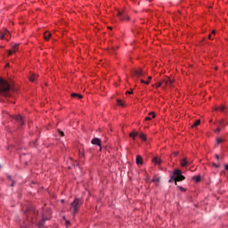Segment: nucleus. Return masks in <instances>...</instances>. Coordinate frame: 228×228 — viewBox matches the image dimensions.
Returning <instances> with one entry per match:
<instances>
[{"label":"nucleus","instance_id":"f257e3e1","mask_svg":"<svg viewBox=\"0 0 228 228\" xmlns=\"http://www.w3.org/2000/svg\"><path fill=\"white\" fill-rule=\"evenodd\" d=\"M10 90H12V86L4 78H0V94L4 95V97H10Z\"/></svg>","mask_w":228,"mask_h":228},{"label":"nucleus","instance_id":"f03ea898","mask_svg":"<svg viewBox=\"0 0 228 228\" xmlns=\"http://www.w3.org/2000/svg\"><path fill=\"white\" fill-rule=\"evenodd\" d=\"M174 82L175 80H173V78L166 77V78H163L162 81H159L157 85H155V87L159 88L164 86L163 88L165 87L172 88Z\"/></svg>","mask_w":228,"mask_h":228},{"label":"nucleus","instance_id":"7ed1b4c3","mask_svg":"<svg viewBox=\"0 0 228 228\" xmlns=\"http://www.w3.org/2000/svg\"><path fill=\"white\" fill-rule=\"evenodd\" d=\"M84 204V201L81 199H75L74 201L70 204V210L72 215L75 216L77 214V211L80 209L81 206Z\"/></svg>","mask_w":228,"mask_h":228},{"label":"nucleus","instance_id":"20e7f679","mask_svg":"<svg viewBox=\"0 0 228 228\" xmlns=\"http://www.w3.org/2000/svg\"><path fill=\"white\" fill-rule=\"evenodd\" d=\"M172 179L175 181V184L177 185V182L184 180L185 177L182 175V170L175 169L173 172V175H172L171 179L169 180V183L172 182Z\"/></svg>","mask_w":228,"mask_h":228},{"label":"nucleus","instance_id":"39448f33","mask_svg":"<svg viewBox=\"0 0 228 228\" xmlns=\"http://www.w3.org/2000/svg\"><path fill=\"white\" fill-rule=\"evenodd\" d=\"M118 17L120 20H129V17L126 13V12H118Z\"/></svg>","mask_w":228,"mask_h":228},{"label":"nucleus","instance_id":"423d86ee","mask_svg":"<svg viewBox=\"0 0 228 228\" xmlns=\"http://www.w3.org/2000/svg\"><path fill=\"white\" fill-rule=\"evenodd\" d=\"M132 74H134V76L137 77L144 76L142 69L141 68H139L138 69L132 70Z\"/></svg>","mask_w":228,"mask_h":228},{"label":"nucleus","instance_id":"0eeeda50","mask_svg":"<svg viewBox=\"0 0 228 228\" xmlns=\"http://www.w3.org/2000/svg\"><path fill=\"white\" fill-rule=\"evenodd\" d=\"M14 119L18 122V124L20 126H24V119L22 118V117L20 115H17L14 117Z\"/></svg>","mask_w":228,"mask_h":228},{"label":"nucleus","instance_id":"6e6552de","mask_svg":"<svg viewBox=\"0 0 228 228\" xmlns=\"http://www.w3.org/2000/svg\"><path fill=\"white\" fill-rule=\"evenodd\" d=\"M18 46H19L18 44L14 45L12 47V50L8 51V55L10 56V55H12V53H15L17 52V50H18Z\"/></svg>","mask_w":228,"mask_h":228},{"label":"nucleus","instance_id":"1a4fd4ad","mask_svg":"<svg viewBox=\"0 0 228 228\" xmlns=\"http://www.w3.org/2000/svg\"><path fill=\"white\" fill-rule=\"evenodd\" d=\"M227 122L224 121V119H221L219 121H217V127H225V126H227Z\"/></svg>","mask_w":228,"mask_h":228},{"label":"nucleus","instance_id":"9d476101","mask_svg":"<svg viewBox=\"0 0 228 228\" xmlns=\"http://www.w3.org/2000/svg\"><path fill=\"white\" fill-rule=\"evenodd\" d=\"M92 143L94 145H98L100 147V151L102 150V147H101V139H98V138H94L92 140Z\"/></svg>","mask_w":228,"mask_h":228},{"label":"nucleus","instance_id":"9b49d317","mask_svg":"<svg viewBox=\"0 0 228 228\" xmlns=\"http://www.w3.org/2000/svg\"><path fill=\"white\" fill-rule=\"evenodd\" d=\"M156 118L155 112H150L149 116L145 118L146 121L151 120L152 118Z\"/></svg>","mask_w":228,"mask_h":228},{"label":"nucleus","instance_id":"f8f14e48","mask_svg":"<svg viewBox=\"0 0 228 228\" xmlns=\"http://www.w3.org/2000/svg\"><path fill=\"white\" fill-rule=\"evenodd\" d=\"M37 77H38V76L37 74L32 73L30 75V77H28V79H29L30 82H35Z\"/></svg>","mask_w":228,"mask_h":228},{"label":"nucleus","instance_id":"ddd939ff","mask_svg":"<svg viewBox=\"0 0 228 228\" xmlns=\"http://www.w3.org/2000/svg\"><path fill=\"white\" fill-rule=\"evenodd\" d=\"M191 163H190V162H188L187 160H186V159H183L182 160H181V166L183 167H187L188 165H191Z\"/></svg>","mask_w":228,"mask_h":228},{"label":"nucleus","instance_id":"4468645a","mask_svg":"<svg viewBox=\"0 0 228 228\" xmlns=\"http://www.w3.org/2000/svg\"><path fill=\"white\" fill-rule=\"evenodd\" d=\"M45 40V41H49V38L52 37V34L50 32H45V34H43Z\"/></svg>","mask_w":228,"mask_h":228},{"label":"nucleus","instance_id":"2eb2a0df","mask_svg":"<svg viewBox=\"0 0 228 228\" xmlns=\"http://www.w3.org/2000/svg\"><path fill=\"white\" fill-rule=\"evenodd\" d=\"M136 164L142 165V158L140 155L136 156Z\"/></svg>","mask_w":228,"mask_h":228},{"label":"nucleus","instance_id":"dca6fc26","mask_svg":"<svg viewBox=\"0 0 228 228\" xmlns=\"http://www.w3.org/2000/svg\"><path fill=\"white\" fill-rule=\"evenodd\" d=\"M215 110L216 111H224L225 110V107H224V105H220L219 107H216V109H215Z\"/></svg>","mask_w":228,"mask_h":228},{"label":"nucleus","instance_id":"f3484780","mask_svg":"<svg viewBox=\"0 0 228 228\" xmlns=\"http://www.w3.org/2000/svg\"><path fill=\"white\" fill-rule=\"evenodd\" d=\"M45 220H49V219L45 217V215H42V221L38 224L39 227L44 225V222H45Z\"/></svg>","mask_w":228,"mask_h":228},{"label":"nucleus","instance_id":"a211bd4d","mask_svg":"<svg viewBox=\"0 0 228 228\" xmlns=\"http://www.w3.org/2000/svg\"><path fill=\"white\" fill-rule=\"evenodd\" d=\"M71 97L72 98H78V99H83V95L79 94H76V93H73L71 94Z\"/></svg>","mask_w":228,"mask_h":228},{"label":"nucleus","instance_id":"6ab92c4d","mask_svg":"<svg viewBox=\"0 0 228 228\" xmlns=\"http://www.w3.org/2000/svg\"><path fill=\"white\" fill-rule=\"evenodd\" d=\"M152 162L155 163V165H159L160 159L158 157H155L152 159Z\"/></svg>","mask_w":228,"mask_h":228},{"label":"nucleus","instance_id":"aec40b11","mask_svg":"<svg viewBox=\"0 0 228 228\" xmlns=\"http://www.w3.org/2000/svg\"><path fill=\"white\" fill-rule=\"evenodd\" d=\"M136 135H138V133L137 132H131L130 134H129V136L131 137V138H134V140H135V136Z\"/></svg>","mask_w":228,"mask_h":228},{"label":"nucleus","instance_id":"412c9836","mask_svg":"<svg viewBox=\"0 0 228 228\" xmlns=\"http://www.w3.org/2000/svg\"><path fill=\"white\" fill-rule=\"evenodd\" d=\"M200 120L198 119V120H196V121L192 124L191 127H196V126H200Z\"/></svg>","mask_w":228,"mask_h":228},{"label":"nucleus","instance_id":"4be33fe9","mask_svg":"<svg viewBox=\"0 0 228 228\" xmlns=\"http://www.w3.org/2000/svg\"><path fill=\"white\" fill-rule=\"evenodd\" d=\"M117 103H118V106H121V107L125 106V103L122 100H117Z\"/></svg>","mask_w":228,"mask_h":228},{"label":"nucleus","instance_id":"5701e85b","mask_svg":"<svg viewBox=\"0 0 228 228\" xmlns=\"http://www.w3.org/2000/svg\"><path fill=\"white\" fill-rule=\"evenodd\" d=\"M138 135L142 141H147V137L143 134H138Z\"/></svg>","mask_w":228,"mask_h":228},{"label":"nucleus","instance_id":"b1692460","mask_svg":"<svg viewBox=\"0 0 228 228\" xmlns=\"http://www.w3.org/2000/svg\"><path fill=\"white\" fill-rule=\"evenodd\" d=\"M193 180H195L196 183L200 182L201 177L200 176H193Z\"/></svg>","mask_w":228,"mask_h":228},{"label":"nucleus","instance_id":"393cba45","mask_svg":"<svg viewBox=\"0 0 228 228\" xmlns=\"http://www.w3.org/2000/svg\"><path fill=\"white\" fill-rule=\"evenodd\" d=\"M141 83L149 86L150 85V81H146V80H142V78L141 79Z\"/></svg>","mask_w":228,"mask_h":228},{"label":"nucleus","instance_id":"a878e982","mask_svg":"<svg viewBox=\"0 0 228 228\" xmlns=\"http://www.w3.org/2000/svg\"><path fill=\"white\" fill-rule=\"evenodd\" d=\"M224 141V140L222 139V138H217L216 142H217V144H220V143H222Z\"/></svg>","mask_w":228,"mask_h":228},{"label":"nucleus","instance_id":"bb28decb","mask_svg":"<svg viewBox=\"0 0 228 228\" xmlns=\"http://www.w3.org/2000/svg\"><path fill=\"white\" fill-rule=\"evenodd\" d=\"M152 183H159V178H153L151 180Z\"/></svg>","mask_w":228,"mask_h":228},{"label":"nucleus","instance_id":"cd10ccee","mask_svg":"<svg viewBox=\"0 0 228 228\" xmlns=\"http://www.w3.org/2000/svg\"><path fill=\"white\" fill-rule=\"evenodd\" d=\"M221 132V128L218 126L216 130L215 133H220Z\"/></svg>","mask_w":228,"mask_h":228},{"label":"nucleus","instance_id":"c85d7f7f","mask_svg":"<svg viewBox=\"0 0 228 228\" xmlns=\"http://www.w3.org/2000/svg\"><path fill=\"white\" fill-rule=\"evenodd\" d=\"M213 167H215L216 168H219L220 166L216 163H213Z\"/></svg>","mask_w":228,"mask_h":228},{"label":"nucleus","instance_id":"c756f323","mask_svg":"<svg viewBox=\"0 0 228 228\" xmlns=\"http://www.w3.org/2000/svg\"><path fill=\"white\" fill-rule=\"evenodd\" d=\"M178 188H180L181 191H183V192H185V191H186L183 187H178Z\"/></svg>","mask_w":228,"mask_h":228},{"label":"nucleus","instance_id":"7c9ffc66","mask_svg":"<svg viewBox=\"0 0 228 228\" xmlns=\"http://www.w3.org/2000/svg\"><path fill=\"white\" fill-rule=\"evenodd\" d=\"M5 36H7V35H6V34H2L1 39H4V38H5Z\"/></svg>","mask_w":228,"mask_h":228},{"label":"nucleus","instance_id":"2f4dec72","mask_svg":"<svg viewBox=\"0 0 228 228\" xmlns=\"http://www.w3.org/2000/svg\"><path fill=\"white\" fill-rule=\"evenodd\" d=\"M59 134H61V136H64V132L59 131Z\"/></svg>","mask_w":228,"mask_h":228},{"label":"nucleus","instance_id":"473e14b6","mask_svg":"<svg viewBox=\"0 0 228 228\" xmlns=\"http://www.w3.org/2000/svg\"><path fill=\"white\" fill-rule=\"evenodd\" d=\"M126 94H133V91H132V90H130V91H126Z\"/></svg>","mask_w":228,"mask_h":228},{"label":"nucleus","instance_id":"72a5a7b5","mask_svg":"<svg viewBox=\"0 0 228 228\" xmlns=\"http://www.w3.org/2000/svg\"><path fill=\"white\" fill-rule=\"evenodd\" d=\"M216 160H219V155L218 154H216Z\"/></svg>","mask_w":228,"mask_h":228},{"label":"nucleus","instance_id":"f704fd0d","mask_svg":"<svg viewBox=\"0 0 228 228\" xmlns=\"http://www.w3.org/2000/svg\"><path fill=\"white\" fill-rule=\"evenodd\" d=\"M115 51V47H113L112 49H110V53H112Z\"/></svg>","mask_w":228,"mask_h":228},{"label":"nucleus","instance_id":"c9c22d12","mask_svg":"<svg viewBox=\"0 0 228 228\" xmlns=\"http://www.w3.org/2000/svg\"><path fill=\"white\" fill-rule=\"evenodd\" d=\"M216 30H213L212 31V35H216Z\"/></svg>","mask_w":228,"mask_h":228},{"label":"nucleus","instance_id":"e433bc0d","mask_svg":"<svg viewBox=\"0 0 228 228\" xmlns=\"http://www.w3.org/2000/svg\"><path fill=\"white\" fill-rule=\"evenodd\" d=\"M66 224L69 225L70 222L69 221H66Z\"/></svg>","mask_w":228,"mask_h":228},{"label":"nucleus","instance_id":"4c0bfd02","mask_svg":"<svg viewBox=\"0 0 228 228\" xmlns=\"http://www.w3.org/2000/svg\"><path fill=\"white\" fill-rule=\"evenodd\" d=\"M225 170H227V171H228V165H226V166H225Z\"/></svg>","mask_w":228,"mask_h":228},{"label":"nucleus","instance_id":"58836bf2","mask_svg":"<svg viewBox=\"0 0 228 228\" xmlns=\"http://www.w3.org/2000/svg\"><path fill=\"white\" fill-rule=\"evenodd\" d=\"M11 186H12V187H13V186H14V182H12V183Z\"/></svg>","mask_w":228,"mask_h":228},{"label":"nucleus","instance_id":"ea45409f","mask_svg":"<svg viewBox=\"0 0 228 228\" xmlns=\"http://www.w3.org/2000/svg\"><path fill=\"white\" fill-rule=\"evenodd\" d=\"M148 79H149V80H151V79H152V77H148Z\"/></svg>","mask_w":228,"mask_h":228},{"label":"nucleus","instance_id":"a19ab883","mask_svg":"<svg viewBox=\"0 0 228 228\" xmlns=\"http://www.w3.org/2000/svg\"><path fill=\"white\" fill-rule=\"evenodd\" d=\"M208 38L211 40V35L208 36Z\"/></svg>","mask_w":228,"mask_h":228},{"label":"nucleus","instance_id":"79ce46f5","mask_svg":"<svg viewBox=\"0 0 228 228\" xmlns=\"http://www.w3.org/2000/svg\"><path fill=\"white\" fill-rule=\"evenodd\" d=\"M217 69H218V67H216V68H215V70H217Z\"/></svg>","mask_w":228,"mask_h":228},{"label":"nucleus","instance_id":"37998d69","mask_svg":"<svg viewBox=\"0 0 228 228\" xmlns=\"http://www.w3.org/2000/svg\"><path fill=\"white\" fill-rule=\"evenodd\" d=\"M8 178H9V179H11V177H10V176H8Z\"/></svg>","mask_w":228,"mask_h":228},{"label":"nucleus","instance_id":"c03bdc74","mask_svg":"<svg viewBox=\"0 0 228 228\" xmlns=\"http://www.w3.org/2000/svg\"><path fill=\"white\" fill-rule=\"evenodd\" d=\"M81 156H84V154H81Z\"/></svg>","mask_w":228,"mask_h":228}]
</instances>
